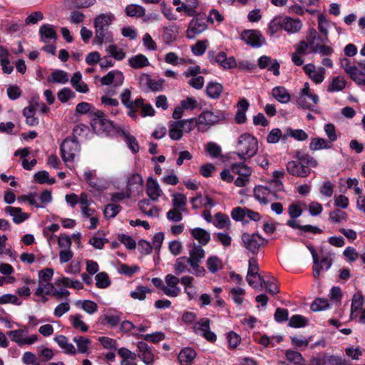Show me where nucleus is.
I'll return each instance as SVG.
<instances>
[{
    "label": "nucleus",
    "instance_id": "nucleus-36",
    "mask_svg": "<svg viewBox=\"0 0 365 365\" xmlns=\"http://www.w3.org/2000/svg\"><path fill=\"white\" fill-rule=\"evenodd\" d=\"M206 267L210 273L215 274L222 269V261L217 256H211L206 260Z\"/></svg>",
    "mask_w": 365,
    "mask_h": 365
},
{
    "label": "nucleus",
    "instance_id": "nucleus-6",
    "mask_svg": "<svg viewBox=\"0 0 365 365\" xmlns=\"http://www.w3.org/2000/svg\"><path fill=\"white\" fill-rule=\"evenodd\" d=\"M207 28V20L204 16L193 18L189 23L186 31V37L189 39L195 38Z\"/></svg>",
    "mask_w": 365,
    "mask_h": 365
},
{
    "label": "nucleus",
    "instance_id": "nucleus-10",
    "mask_svg": "<svg viewBox=\"0 0 365 365\" xmlns=\"http://www.w3.org/2000/svg\"><path fill=\"white\" fill-rule=\"evenodd\" d=\"M208 57L211 62L218 63L225 69H230L237 66L235 58L233 56L227 58L225 52H220L216 56H214V52L210 51L208 53Z\"/></svg>",
    "mask_w": 365,
    "mask_h": 365
},
{
    "label": "nucleus",
    "instance_id": "nucleus-26",
    "mask_svg": "<svg viewBox=\"0 0 365 365\" xmlns=\"http://www.w3.org/2000/svg\"><path fill=\"white\" fill-rule=\"evenodd\" d=\"M190 266V261L187 257H180L176 259L175 264H173V269L177 275H179L185 272H191L192 269Z\"/></svg>",
    "mask_w": 365,
    "mask_h": 365
},
{
    "label": "nucleus",
    "instance_id": "nucleus-39",
    "mask_svg": "<svg viewBox=\"0 0 365 365\" xmlns=\"http://www.w3.org/2000/svg\"><path fill=\"white\" fill-rule=\"evenodd\" d=\"M95 38L94 43L97 44H102L103 41H111L112 38L110 36L109 32L107 31V28H95Z\"/></svg>",
    "mask_w": 365,
    "mask_h": 365
},
{
    "label": "nucleus",
    "instance_id": "nucleus-15",
    "mask_svg": "<svg viewBox=\"0 0 365 365\" xmlns=\"http://www.w3.org/2000/svg\"><path fill=\"white\" fill-rule=\"evenodd\" d=\"M258 66L261 69L267 68L269 71L273 73L274 76L279 75V63L277 60L272 61L271 58L267 56H262L258 59Z\"/></svg>",
    "mask_w": 365,
    "mask_h": 365
},
{
    "label": "nucleus",
    "instance_id": "nucleus-54",
    "mask_svg": "<svg viewBox=\"0 0 365 365\" xmlns=\"http://www.w3.org/2000/svg\"><path fill=\"white\" fill-rule=\"evenodd\" d=\"M326 365H351L350 362L338 356L324 355Z\"/></svg>",
    "mask_w": 365,
    "mask_h": 365
},
{
    "label": "nucleus",
    "instance_id": "nucleus-64",
    "mask_svg": "<svg viewBox=\"0 0 365 365\" xmlns=\"http://www.w3.org/2000/svg\"><path fill=\"white\" fill-rule=\"evenodd\" d=\"M74 96H75L74 92L69 88H63L61 89L57 93L58 99L61 103H66L70 98H72Z\"/></svg>",
    "mask_w": 365,
    "mask_h": 365
},
{
    "label": "nucleus",
    "instance_id": "nucleus-60",
    "mask_svg": "<svg viewBox=\"0 0 365 365\" xmlns=\"http://www.w3.org/2000/svg\"><path fill=\"white\" fill-rule=\"evenodd\" d=\"M215 226L219 229H223L228 227L230 224V218L227 215L221 212H217L215 215Z\"/></svg>",
    "mask_w": 365,
    "mask_h": 365
},
{
    "label": "nucleus",
    "instance_id": "nucleus-13",
    "mask_svg": "<svg viewBox=\"0 0 365 365\" xmlns=\"http://www.w3.org/2000/svg\"><path fill=\"white\" fill-rule=\"evenodd\" d=\"M138 348L140 351L138 354L139 358H140L146 365H152L156 356L151 347L145 341H139L138 343Z\"/></svg>",
    "mask_w": 365,
    "mask_h": 365
},
{
    "label": "nucleus",
    "instance_id": "nucleus-31",
    "mask_svg": "<svg viewBox=\"0 0 365 365\" xmlns=\"http://www.w3.org/2000/svg\"><path fill=\"white\" fill-rule=\"evenodd\" d=\"M92 121L93 125L100 126V128L106 132H110L114 129L113 123L105 118V115L103 111L101 116H96L93 118Z\"/></svg>",
    "mask_w": 365,
    "mask_h": 365
},
{
    "label": "nucleus",
    "instance_id": "nucleus-61",
    "mask_svg": "<svg viewBox=\"0 0 365 365\" xmlns=\"http://www.w3.org/2000/svg\"><path fill=\"white\" fill-rule=\"evenodd\" d=\"M364 304V297L361 293H356L354 294L351 302V316L355 312L361 309Z\"/></svg>",
    "mask_w": 365,
    "mask_h": 365
},
{
    "label": "nucleus",
    "instance_id": "nucleus-33",
    "mask_svg": "<svg viewBox=\"0 0 365 365\" xmlns=\"http://www.w3.org/2000/svg\"><path fill=\"white\" fill-rule=\"evenodd\" d=\"M181 122L171 121L169 123V136L172 140H179L183 135V132L180 128Z\"/></svg>",
    "mask_w": 365,
    "mask_h": 365
},
{
    "label": "nucleus",
    "instance_id": "nucleus-37",
    "mask_svg": "<svg viewBox=\"0 0 365 365\" xmlns=\"http://www.w3.org/2000/svg\"><path fill=\"white\" fill-rule=\"evenodd\" d=\"M73 341L76 344L77 351L81 354L89 353V347L91 341L88 338L84 336H76L73 338Z\"/></svg>",
    "mask_w": 365,
    "mask_h": 365
},
{
    "label": "nucleus",
    "instance_id": "nucleus-51",
    "mask_svg": "<svg viewBox=\"0 0 365 365\" xmlns=\"http://www.w3.org/2000/svg\"><path fill=\"white\" fill-rule=\"evenodd\" d=\"M346 81L344 78L340 76L334 77L331 83L328 86L327 91L329 92L340 91L344 88Z\"/></svg>",
    "mask_w": 365,
    "mask_h": 365
},
{
    "label": "nucleus",
    "instance_id": "nucleus-24",
    "mask_svg": "<svg viewBox=\"0 0 365 365\" xmlns=\"http://www.w3.org/2000/svg\"><path fill=\"white\" fill-rule=\"evenodd\" d=\"M190 232L192 237L197 240L199 242L198 245H200L201 246L207 245L210 240V232L202 228L196 227L192 229Z\"/></svg>",
    "mask_w": 365,
    "mask_h": 365
},
{
    "label": "nucleus",
    "instance_id": "nucleus-32",
    "mask_svg": "<svg viewBox=\"0 0 365 365\" xmlns=\"http://www.w3.org/2000/svg\"><path fill=\"white\" fill-rule=\"evenodd\" d=\"M272 96L281 103H287L290 101V95L282 86H277L272 89Z\"/></svg>",
    "mask_w": 365,
    "mask_h": 365
},
{
    "label": "nucleus",
    "instance_id": "nucleus-58",
    "mask_svg": "<svg viewBox=\"0 0 365 365\" xmlns=\"http://www.w3.org/2000/svg\"><path fill=\"white\" fill-rule=\"evenodd\" d=\"M96 279V285L98 288L104 289L108 287L110 284V279L108 275L106 272H100L97 274L95 277Z\"/></svg>",
    "mask_w": 365,
    "mask_h": 365
},
{
    "label": "nucleus",
    "instance_id": "nucleus-12",
    "mask_svg": "<svg viewBox=\"0 0 365 365\" xmlns=\"http://www.w3.org/2000/svg\"><path fill=\"white\" fill-rule=\"evenodd\" d=\"M123 81L124 76L123 73L118 70L111 71L101 78L102 85L109 86L113 84L114 87L120 86L123 83Z\"/></svg>",
    "mask_w": 365,
    "mask_h": 365
},
{
    "label": "nucleus",
    "instance_id": "nucleus-40",
    "mask_svg": "<svg viewBox=\"0 0 365 365\" xmlns=\"http://www.w3.org/2000/svg\"><path fill=\"white\" fill-rule=\"evenodd\" d=\"M222 86L217 83L210 82L206 87V92L209 97L213 99L218 98L222 92Z\"/></svg>",
    "mask_w": 365,
    "mask_h": 365
},
{
    "label": "nucleus",
    "instance_id": "nucleus-46",
    "mask_svg": "<svg viewBox=\"0 0 365 365\" xmlns=\"http://www.w3.org/2000/svg\"><path fill=\"white\" fill-rule=\"evenodd\" d=\"M230 168L233 173L240 176L244 175L245 178L250 176L252 173L251 168L242 163L232 164Z\"/></svg>",
    "mask_w": 365,
    "mask_h": 365
},
{
    "label": "nucleus",
    "instance_id": "nucleus-38",
    "mask_svg": "<svg viewBox=\"0 0 365 365\" xmlns=\"http://www.w3.org/2000/svg\"><path fill=\"white\" fill-rule=\"evenodd\" d=\"M332 144L327 140L322 138H314L309 144V148L312 150H318L322 149H330Z\"/></svg>",
    "mask_w": 365,
    "mask_h": 365
},
{
    "label": "nucleus",
    "instance_id": "nucleus-30",
    "mask_svg": "<svg viewBox=\"0 0 365 365\" xmlns=\"http://www.w3.org/2000/svg\"><path fill=\"white\" fill-rule=\"evenodd\" d=\"M196 356V352L194 349L187 347L182 349L178 354L179 362L182 365H190Z\"/></svg>",
    "mask_w": 365,
    "mask_h": 365
},
{
    "label": "nucleus",
    "instance_id": "nucleus-28",
    "mask_svg": "<svg viewBox=\"0 0 365 365\" xmlns=\"http://www.w3.org/2000/svg\"><path fill=\"white\" fill-rule=\"evenodd\" d=\"M129 66L135 69H140L150 65L148 58L143 54H138L128 59Z\"/></svg>",
    "mask_w": 365,
    "mask_h": 365
},
{
    "label": "nucleus",
    "instance_id": "nucleus-53",
    "mask_svg": "<svg viewBox=\"0 0 365 365\" xmlns=\"http://www.w3.org/2000/svg\"><path fill=\"white\" fill-rule=\"evenodd\" d=\"M34 179L36 182L40 184L47 183L49 185H52L55 183V178H49L48 173L46 170L38 171L34 175Z\"/></svg>",
    "mask_w": 365,
    "mask_h": 365
},
{
    "label": "nucleus",
    "instance_id": "nucleus-14",
    "mask_svg": "<svg viewBox=\"0 0 365 365\" xmlns=\"http://www.w3.org/2000/svg\"><path fill=\"white\" fill-rule=\"evenodd\" d=\"M272 187L258 185L254 188L255 198L262 204H268L273 200Z\"/></svg>",
    "mask_w": 365,
    "mask_h": 365
},
{
    "label": "nucleus",
    "instance_id": "nucleus-44",
    "mask_svg": "<svg viewBox=\"0 0 365 365\" xmlns=\"http://www.w3.org/2000/svg\"><path fill=\"white\" fill-rule=\"evenodd\" d=\"M347 74L350 78L359 85H365V76L361 74L359 68L356 66H353L348 71Z\"/></svg>",
    "mask_w": 365,
    "mask_h": 365
},
{
    "label": "nucleus",
    "instance_id": "nucleus-41",
    "mask_svg": "<svg viewBox=\"0 0 365 365\" xmlns=\"http://www.w3.org/2000/svg\"><path fill=\"white\" fill-rule=\"evenodd\" d=\"M76 305L89 314H93L98 310V304L91 300H78Z\"/></svg>",
    "mask_w": 365,
    "mask_h": 365
},
{
    "label": "nucleus",
    "instance_id": "nucleus-63",
    "mask_svg": "<svg viewBox=\"0 0 365 365\" xmlns=\"http://www.w3.org/2000/svg\"><path fill=\"white\" fill-rule=\"evenodd\" d=\"M121 207L119 205L108 204L103 210V214L106 218H113L115 217L120 211Z\"/></svg>",
    "mask_w": 365,
    "mask_h": 365
},
{
    "label": "nucleus",
    "instance_id": "nucleus-48",
    "mask_svg": "<svg viewBox=\"0 0 365 365\" xmlns=\"http://www.w3.org/2000/svg\"><path fill=\"white\" fill-rule=\"evenodd\" d=\"M82 315L80 314H76L72 316H70V321L73 325V327L76 329H80L83 332H86L88 330V327L85 324L84 322L82 321Z\"/></svg>",
    "mask_w": 365,
    "mask_h": 365
},
{
    "label": "nucleus",
    "instance_id": "nucleus-18",
    "mask_svg": "<svg viewBox=\"0 0 365 365\" xmlns=\"http://www.w3.org/2000/svg\"><path fill=\"white\" fill-rule=\"evenodd\" d=\"M310 98L314 104H317L319 101L317 95L309 93V86L308 83H305L304 88L300 92V96L298 98L297 103L303 108H309L310 106L305 104V99Z\"/></svg>",
    "mask_w": 365,
    "mask_h": 365
},
{
    "label": "nucleus",
    "instance_id": "nucleus-23",
    "mask_svg": "<svg viewBox=\"0 0 365 365\" xmlns=\"http://www.w3.org/2000/svg\"><path fill=\"white\" fill-rule=\"evenodd\" d=\"M5 211L13 217V221L16 224L23 222L29 217V215L23 212L20 207L7 206L5 207Z\"/></svg>",
    "mask_w": 365,
    "mask_h": 365
},
{
    "label": "nucleus",
    "instance_id": "nucleus-56",
    "mask_svg": "<svg viewBox=\"0 0 365 365\" xmlns=\"http://www.w3.org/2000/svg\"><path fill=\"white\" fill-rule=\"evenodd\" d=\"M173 205L182 210H185L187 198L185 195L181 193H175L173 195Z\"/></svg>",
    "mask_w": 365,
    "mask_h": 365
},
{
    "label": "nucleus",
    "instance_id": "nucleus-16",
    "mask_svg": "<svg viewBox=\"0 0 365 365\" xmlns=\"http://www.w3.org/2000/svg\"><path fill=\"white\" fill-rule=\"evenodd\" d=\"M41 41L43 43H48L50 41H56L58 36L53 25L43 24L39 29Z\"/></svg>",
    "mask_w": 365,
    "mask_h": 365
},
{
    "label": "nucleus",
    "instance_id": "nucleus-1",
    "mask_svg": "<svg viewBox=\"0 0 365 365\" xmlns=\"http://www.w3.org/2000/svg\"><path fill=\"white\" fill-rule=\"evenodd\" d=\"M294 157L297 160L288 162L286 166L287 172L293 176L307 178L311 173V168L317 166V161L302 150L296 151Z\"/></svg>",
    "mask_w": 365,
    "mask_h": 365
},
{
    "label": "nucleus",
    "instance_id": "nucleus-5",
    "mask_svg": "<svg viewBox=\"0 0 365 365\" xmlns=\"http://www.w3.org/2000/svg\"><path fill=\"white\" fill-rule=\"evenodd\" d=\"M80 150V145L76 139H65L61 145V158L65 163L73 161Z\"/></svg>",
    "mask_w": 365,
    "mask_h": 365
},
{
    "label": "nucleus",
    "instance_id": "nucleus-35",
    "mask_svg": "<svg viewBox=\"0 0 365 365\" xmlns=\"http://www.w3.org/2000/svg\"><path fill=\"white\" fill-rule=\"evenodd\" d=\"M178 28L177 26H171L163 29V39L166 44H170L177 38Z\"/></svg>",
    "mask_w": 365,
    "mask_h": 365
},
{
    "label": "nucleus",
    "instance_id": "nucleus-11",
    "mask_svg": "<svg viewBox=\"0 0 365 365\" xmlns=\"http://www.w3.org/2000/svg\"><path fill=\"white\" fill-rule=\"evenodd\" d=\"M165 279L167 285L162 287L163 293L168 297H177L180 292V289L178 287L180 279L171 274H168Z\"/></svg>",
    "mask_w": 365,
    "mask_h": 365
},
{
    "label": "nucleus",
    "instance_id": "nucleus-29",
    "mask_svg": "<svg viewBox=\"0 0 365 365\" xmlns=\"http://www.w3.org/2000/svg\"><path fill=\"white\" fill-rule=\"evenodd\" d=\"M54 341L63 350L66 354H76L77 350L75 346L68 341L67 338L63 335H58L54 338Z\"/></svg>",
    "mask_w": 365,
    "mask_h": 365
},
{
    "label": "nucleus",
    "instance_id": "nucleus-2",
    "mask_svg": "<svg viewBox=\"0 0 365 365\" xmlns=\"http://www.w3.org/2000/svg\"><path fill=\"white\" fill-rule=\"evenodd\" d=\"M187 247L189 256L187 257L190 261V267L192 269V273L196 277H205L206 269L201 265L202 260L205 256V252L202 246L192 242L189 244Z\"/></svg>",
    "mask_w": 365,
    "mask_h": 365
},
{
    "label": "nucleus",
    "instance_id": "nucleus-17",
    "mask_svg": "<svg viewBox=\"0 0 365 365\" xmlns=\"http://www.w3.org/2000/svg\"><path fill=\"white\" fill-rule=\"evenodd\" d=\"M76 113L81 115L88 114L92 120L96 116L99 117L102 114V111L97 110L94 106L87 102H81L77 104Z\"/></svg>",
    "mask_w": 365,
    "mask_h": 365
},
{
    "label": "nucleus",
    "instance_id": "nucleus-34",
    "mask_svg": "<svg viewBox=\"0 0 365 365\" xmlns=\"http://www.w3.org/2000/svg\"><path fill=\"white\" fill-rule=\"evenodd\" d=\"M118 354L123 358L120 365H137L135 362L129 361V359L135 360L136 359V354L129 349L120 348L118 349Z\"/></svg>",
    "mask_w": 365,
    "mask_h": 365
},
{
    "label": "nucleus",
    "instance_id": "nucleus-7",
    "mask_svg": "<svg viewBox=\"0 0 365 365\" xmlns=\"http://www.w3.org/2000/svg\"><path fill=\"white\" fill-rule=\"evenodd\" d=\"M231 216L235 221L247 222L248 220L259 221L261 218L260 215L246 207H237L232 210Z\"/></svg>",
    "mask_w": 365,
    "mask_h": 365
},
{
    "label": "nucleus",
    "instance_id": "nucleus-4",
    "mask_svg": "<svg viewBox=\"0 0 365 365\" xmlns=\"http://www.w3.org/2000/svg\"><path fill=\"white\" fill-rule=\"evenodd\" d=\"M225 119V115L223 112L220 110H205L198 116L196 121V126L198 130L203 131L204 126H210L219 121Z\"/></svg>",
    "mask_w": 365,
    "mask_h": 365
},
{
    "label": "nucleus",
    "instance_id": "nucleus-47",
    "mask_svg": "<svg viewBox=\"0 0 365 365\" xmlns=\"http://www.w3.org/2000/svg\"><path fill=\"white\" fill-rule=\"evenodd\" d=\"M113 15L101 14L95 19V28H108L112 21Z\"/></svg>",
    "mask_w": 365,
    "mask_h": 365
},
{
    "label": "nucleus",
    "instance_id": "nucleus-49",
    "mask_svg": "<svg viewBox=\"0 0 365 365\" xmlns=\"http://www.w3.org/2000/svg\"><path fill=\"white\" fill-rule=\"evenodd\" d=\"M210 320L207 318H202L195 324L192 329L195 334L202 335L210 329Z\"/></svg>",
    "mask_w": 365,
    "mask_h": 365
},
{
    "label": "nucleus",
    "instance_id": "nucleus-19",
    "mask_svg": "<svg viewBox=\"0 0 365 365\" xmlns=\"http://www.w3.org/2000/svg\"><path fill=\"white\" fill-rule=\"evenodd\" d=\"M258 271L259 266L257 259L254 257L250 258L249 260V267L246 277V279L250 286L255 287V281L252 278L261 279V275L259 274Z\"/></svg>",
    "mask_w": 365,
    "mask_h": 365
},
{
    "label": "nucleus",
    "instance_id": "nucleus-62",
    "mask_svg": "<svg viewBox=\"0 0 365 365\" xmlns=\"http://www.w3.org/2000/svg\"><path fill=\"white\" fill-rule=\"evenodd\" d=\"M107 51L109 53L110 56L118 61H121L125 57V53L123 50L118 48V46L114 44L110 45L107 48Z\"/></svg>",
    "mask_w": 365,
    "mask_h": 365
},
{
    "label": "nucleus",
    "instance_id": "nucleus-27",
    "mask_svg": "<svg viewBox=\"0 0 365 365\" xmlns=\"http://www.w3.org/2000/svg\"><path fill=\"white\" fill-rule=\"evenodd\" d=\"M81 73L79 71L76 72L71 79V83L76 91L86 93L89 90L88 86L86 83L81 81Z\"/></svg>",
    "mask_w": 365,
    "mask_h": 365
},
{
    "label": "nucleus",
    "instance_id": "nucleus-55",
    "mask_svg": "<svg viewBox=\"0 0 365 365\" xmlns=\"http://www.w3.org/2000/svg\"><path fill=\"white\" fill-rule=\"evenodd\" d=\"M307 324V319L299 314L293 315L289 321V326L294 328H300L304 327Z\"/></svg>",
    "mask_w": 365,
    "mask_h": 365
},
{
    "label": "nucleus",
    "instance_id": "nucleus-45",
    "mask_svg": "<svg viewBox=\"0 0 365 365\" xmlns=\"http://www.w3.org/2000/svg\"><path fill=\"white\" fill-rule=\"evenodd\" d=\"M48 80L53 83L64 84L68 81V74L64 71L56 70L51 73Z\"/></svg>",
    "mask_w": 365,
    "mask_h": 365
},
{
    "label": "nucleus",
    "instance_id": "nucleus-3",
    "mask_svg": "<svg viewBox=\"0 0 365 365\" xmlns=\"http://www.w3.org/2000/svg\"><path fill=\"white\" fill-rule=\"evenodd\" d=\"M239 153L241 159L245 160L254 156L258 150V141L256 138L249 133L242 134L237 141Z\"/></svg>",
    "mask_w": 365,
    "mask_h": 365
},
{
    "label": "nucleus",
    "instance_id": "nucleus-21",
    "mask_svg": "<svg viewBox=\"0 0 365 365\" xmlns=\"http://www.w3.org/2000/svg\"><path fill=\"white\" fill-rule=\"evenodd\" d=\"M302 26V23L299 19L286 17L282 20L281 27L289 33H297Z\"/></svg>",
    "mask_w": 365,
    "mask_h": 365
},
{
    "label": "nucleus",
    "instance_id": "nucleus-9",
    "mask_svg": "<svg viewBox=\"0 0 365 365\" xmlns=\"http://www.w3.org/2000/svg\"><path fill=\"white\" fill-rule=\"evenodd\" d=\"M242 240L246 249L253 254L258 252L264 241L258 234L250 235L246 232L242 235Z\"/></svg>",
    "mask_w": 365,
    "mask_h": 365
},
{
    "label": "nucleus",
    "instance_id": "nucleus-52",
    "mask_svg": "<svg viewBox=\"0 0 365 365\" xmlns=\"http://www.w3.org/2000/svg\"><path fill=\"white\" fill-rule=\"evenodd\" d=\"M329 220L332 223H340L347 220V214L341 210L336 209L329 212Z\"/></svg>",
    "mask_w": 365,
    "mask_h": 365
},
{
    "label": "nucleus",
    "instance_id": "nucleus-20",
    "mask_svg": "<svg viewBox=\"0 0 365 365\" xmlns=\"http://www.w3.org/2000/svg\"><path fill=\"white\" fill-rule=\"evenodd\" d=\"M198 0H185L181 6L176 8L178 12L184 11L188 16L195 17L197 16V8Z\"/></svg>",
    "mask_w": 365,
    "mask_h": 365
},
{
    "label": "nucleus",
    "instance_id": "nucleus-59",
    "mask_svg": "<svg viewBox=\"0 0 365 365\" xmlns=\"http://www.w3.org/2000/svg\"><path fill=\"white\" fill-rule=\"evenodd\" d=\"M328 27L329 22L327 21L326 17L323 14H319L318 16V29L324 35V41L328 42Z\"/></svg>",
    "mask_w": 365,
    "mask_h": 365
},
{
    "label": "nucleus",
    "instance_id": "nucleus-43",
    "mask_svg": "<svg viewBox=\"0 0 365 365\" xmlns=\"http://www.w3.org/2000/svg\"><path fill=\"white\" fill-rule=\"evenodd\" d=\"M145 8L137 4L128 5L125 9V12L128 16L140 18L144 16Z\"/></svg>",
    "mask_w": 365,
    "mask_h": 365
},
{
    "label": "nucleus",
    "instance_id": "nucleus-57",
    "mask_svg": "<svg viewBox=\"0 0 365 365\" xmlns=\"http://www.w3.org/2000/svg\"><path fill=\"white\" fill-rule=\"evenodd\" d=\"M123 135L125 138V140L128 148L131 150L133 153H136L139 151V145L136 138L128 133L123 131Z\"/></svg>",
    "mask_w": 365,
    "mask_h": 365
},
{
    "label": "nucleus",
    "instance_id": "nucleus-42",
    "mask_svg": "<svg viewBox=\"0 0 365 365\" xmlns=\"http://www.w3.org/2000/svg\"><path fill=\"white\" fill-rule=\"evenodd\" d=\"M27 333V331L19 329L7 332V335L11 337V341H15L19 346H23Z\"/></svg>",
    "mask_w": 365,
    "mask_h": 365
},
{
    "label": "nucleus",
    "instance_id": "nucleus-8",
    "mask_svg": "<svg viewBox=\"0 0 365 365\" xmlns=\"http://www.w3.org/2000/svg\"><path fill=\"white\" fill-rule=\"evenodd\" d=\"M241 39L253 48H259L265 43V39L257 30H245L241 34Z\"/></svg>",
    "mask_w": 365,
    "mask_h": 365
},
{
    "label": "nucleus",
    "instance_id": "nucleus-50",
    "mask_svg": "<svg viewBox=\"0 0 365 365\" xmlns=\"http://www.w3.org/2000/svg\"><path fill=\"white\" fill-rule=\"evenodd\" d=\"M285 355L287 359L290 362H292L297 365L305 364V360L302 357V354L298 351L293 350H287L286 351Z\"/></svg>",
    "mask_w": 365,
    "mask_h": 365
},
{
    "label": "nucleus",
    "instance_id": "nucleus-25",
    "mask_svg": "<svg viewBox=\"0 0 365 365\" xmlns=\"http://www.w3.org/2000/svg\"><path fill=\"white\" fill-rule=\"evenodd\" d=\"M84 179L87 183L96 190L103 188V181L96 177L95 170H88L84 173Z\"/></svg>",
    "mask_w": 365,
    "mask_h": 365
},
{
    "label": "nucleus",
    "instance_id": "nucleus-22",
    "mask_svg": "<svg viewBox=\"0 0 365 365\" xmlns=\"http://www.w3.org/2000/svg\"><path fill=\"white\" fill-rule=\"evenodd\" d=\"M146 192L153 201H156L161 196L163 192L159 184L151 177L148 179Z\"/></svg>",
    "mask_w": 365,
    "mask_h": 365
}]
</instances>
